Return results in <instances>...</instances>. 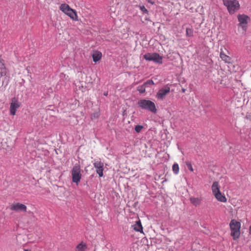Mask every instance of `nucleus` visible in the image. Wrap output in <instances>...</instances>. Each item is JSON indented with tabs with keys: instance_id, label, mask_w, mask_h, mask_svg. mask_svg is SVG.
<instances>
[{
	"instance_id": "22",
	"label": "nucleus",
	"mask_w": 251,
	"mask_h": 251,
	"mask_svg": "<svg viewBox=\"0 0 251 251\" xmlns=\"http://www.w3.org/2000/svg\"><path fill=\"white\" fill-rule=\"evenodd\" d=\"M143 126L141 125H137L135 127V130L136 132L139 133L140 132L142 129H143Z\"/></svg>"
},
{
	"instance_id": "2",
	"label": "nucleus",
	"mask_w": 251,
	"mask_h": 251,
	"mask_svg": "<svg viewBox=\"0 0 251 251\" xmlns=\"http://www.w3.org/2000/svg\"><path fill=\"white\" fill-rule=\"evenodd\" d=\"M223 2L230 15L234 14L240 8V4L237 0H223Z\"/></svg>"
},
{
	"instance_id": "3",
	"label": "nucleus",
	"mask_w": 251,
	"mask_h": 251,
	"mask_svg": "<svg viewBox=\"0 0 251 251\" xmlns=\"http://www.w3.org/2000/svg\"><path fill=\"white\" fill-rule=\"evenodd\" d=\"M59 9L65 14L69 16L72 20L75 21H78V15L76 11L71 8L70 6L66 3H63L59 6Z\"/></svg>"
},
{
	"instance_id": "23",
	"label": "nucleus",
	"mask_w": 251,
	"mask_h": 251,
	"mask_svg": "<svg viewBox=\"0 0 251 251\" xmlns=\"http://www.w3.org/2000/svg\"><path fill=\"white\" fill-rule=\"evenodd\" d=\"M186 166L188 168V169L191 171V172H193L194 171V170H193V166L191 164V163L190 162H187L186 163Z\"/></svg>"
},
{
	"instance_id": "19",
	"label": "nucleus",
	"mask_w": 251,
	"mask_h": 251,
	"mask_svg": "<svg viewBox=\"0 0 251 251\" xmlns=\"http://www.w3.org/2000/svg\"><path fill=\"white\" fill-rule=\"evenodd\" d=\"M172 170L174 173L176 175H177L179 173V166L177 163H174L172 166Z\"/></svg>"
},
{
	"instance_id": "21",
	"label": "nucleus",
	"mask_w": 251,
	"mask_h": 251,
	"mask_svg": "<svg viewBox=\"0 0 251 251\" xmlns=\"http://www.w3.org/2000/svg\"><path fill=\"white\" fill-rule=\"evenodd\" d=\"M100 116L99 111L95 112L91 115V118L92 120L97 119Z\"/></svg>"
},
{
	"instance_id": "11",
	"label": "nucleus",
	"mask_w": 251,
	"mask_h": 251,
	"mask_svg": "<svg viewBox=\"0 0 251 251\" xmlns=\"http://www.w3.org/2000/svg\"><path fill=\"white\" fill-rule=\"evenodd\" d=\"M10 209L11 211L16 212H24L27 210V207L25 205L19 202H16L11 204L10 206Z\"/></svg>"
},
{
	"instance_id": "7",
	"label": "nucleus",
	"mask_w": 251,
	"mask_h": 251,
	"mask_svg": "<svg viewBox=\"0 0 251 251\" xmlns=\"http://www.w3.org/2000/svg\"><path fill=\"white\" fill-rule=\"evenodd\" d=\"M237 18L239 22L238 27H241L243 31L246 32L248 23L250 19V17L248 15L243 14H239Z\"/></svg>"
},
{
	"instance_id": "30",
	"label": "nucleus",
	"mask_w": 251,
	"mask_h": 251,
	"mask_svg": "<svg viewBox=\"0 0 251 251\" xmlns=\"http://www.w3.org/2000/svg\"><path fill=\"white\" fill-rule=\"evenodd\" d=\"M182 91H183V92H185V90L184 89H183Z\"/></svg>"
},
{
	"instance_id": "28",
	"label": "nucleus",
	"mask_w": 251,
	"mask_h": 251,
	"mask_svg": "<svg viewBox=\"0 0 251 251\" xmlns=\"http://www.w3.org/2000/svg\"><path fill=\"white\" fill-rule=\"evenodd\" d=\"M24 251H29L27 250H25Z\"/></svg>"
},
{
	"instance_id": "14",
	"label": "nucleus",
	"mask_w": 251,
	"mask_h": 251,
	"mask_svg": "<svg viewBox=\"0 0 251 251\" xmlns=\"http://www.w3.org/2000/svg\"><path fill=\"white\" fill-rule=\"evenodd\" d=\"M154 84V82L152 80H148L145 82L143 85L139 86L137 87V91L141 94L145 92L146 87L149 86L153 85Z\"/></svg>"
},
{
	"instance_id": "9",
	"label": "nucleus",
	"mask_w": 251,
	"mask_h": 251,
	"mask_svg": "<svg viewBox=\"0 0 251 251\" xmlns=\"http://www.w3.org/2000/svg\"><path fill=\"white\" fill-rule=\"evenodd\" d=\"M227 52L229 54L228 51L225 47H222L220 49V57L226 63L230 64L232 62V58L226 54Z\"/></svg>"
},
{
	"instance_id": "4",
	"label": "nucleus",
	"mask_w": 251,
	"mask_h": 251,
	"mask_svg": "<svg viewBox=\"0 0 251 251\" xmlns=\"http://www.w3.org/2000/svg\"><path fill=\"white\" fill-rule=\"evenodd\" d=\"M230 228L231 230V236L234 240L238 239L240 235L241 224L235 220H232L230 222Z\"/></svg>"
},
{
	"instance_id": "20",
	"label": "nucleus",
	"mask_w": 251,
	"mask_h": 251,
	"mask_svg": "<svg viewBox=\"0 0 251 251\" xmlns=\"http://www.w3.org/2000/svg\"><path fill=\"white\" fill-rule=\"evenodd\" d=\"M194 31L192 28H187L186 30V35L187 37L193 36Z\"/></svg>"
},
{
	"instance_id": "26",
	"label": "nucleus",
	"mask_w": 251,
	"mask_h": 251,
	"mask_svg": "<svg viewBox=\"0 0 251 251\" xmlns=\"http://www.w3.org/2000/svg\"><path fill=\"white\" fill-rule=\"evenodd\" d=\"M250 234L251 235V226H250Z\"/></svg>"
},
{
	"instance_id": "5",
	"label": "nucleus",
	"mask_w": 251,
	"mask_h": 251,
	"mask_svg": "<svg viewBox=\"0 0 251 251\" xmlns=\"http://www.w3.org/2000/svg\"><path fill=\"white\" fill-rule=\"evenodd\" d=\"M138 104L143 109L149 110L154 113L156 112L157 109L154 102L145 99H142L138 101Z\"/></svg>"
},
{
	"instance_id": "1",
	"label": "nucleus",
	"mask_w": 251,
	"mask_h": 251,
	"mask_svg": "<svg viewBox=\"0 0 251 251\" xmlns=\"http://www.w3.org/2000/svg\"><path fill=\"white\" fill-rule=\"evenodd\" d=\"M212 194L216 200L222 202H226L227 199L224 194H223L220 191V186L218 181L213 182L211 186Z\"/></svg>"
},
{
	"instance_id": "8",
	"label": "nucleus",
	"mask_w": 251,
	"mask_h": 251,
	"mask_svg": "<svg viewBox=\"0 0 251 251\" xmlns=\"http://www.w3.org/2000/svg\"><path fill=\"white\" fill-rule=\"evenodd\" d=\"M144 57L147 61H152L159 64L162 63V57L157 53H148L144 55Z\"/></svg>"
},
{
	"instance_id": "12",
	"label": "nucleus",
	"mask_w": 251,
	"mask_h": 251,
	"mask_svg": "<svg viewBox=\"0 0 251 251\" xmlns=\"http://www.w3.org/2000/svg\"><path fill=\"white\" fill-rule=\"evenodd\" d=\"M20 106V102L15 98L12 99L11 102L10 106V114L14 116L16 115V110Z\"/></svg>"
},
{
	"instance_id": "6",
	"label": "nucleus",
	"mask_w": 251,
	"mask_h": 251,
	"mask_svg": "<svg viewBox=\"0 0 251 251\" xmlns=\"http://www.w3.org/2000/svg\"><path fill=\"white\" fill-rule=\"evenodd\" d=\"M72 181L77 185L81 178V174L80 165L75 164L72 170Z\"/></svg>"
},
{
	"instance_id": "15",
	"label": "nucleus",
	"mask_w": 251,
	"mask_h": 251,
	"mask_svg": "<svg viewBox=\"0 0 251 251\" xmlns=\"http://www.w3.org/2000/svg\"><path fill=\"white\" fill-rule=\"evenodd\" d=\"M132 226L134 230L138 232H140L141 233H143V227L140 220H138V221H137L136 223Z\"/></svg>"
},
{
	"instance_id": "13",
	"label": "nucleus",
	"mask_w": 251,
	"mask_h": 251,
	"mask_svg": "<svg viewBox=\"0 0 251 251\" xmlns=\"http://www.w3.org/2000/svg\"><path fill=\"white\" fill-rule=\"evenodd\" d=\"M94 167L96 169V172L100 177L103 176V163L100 161H96L93 163Z\"/></svg>"
},
{
	"instance_id": "29",
	"label": "nucleus",
	"mask_w": 251,
	"mask_h": 251,
	"mask_svg": "<svg viewBox=\"0 0 251 251\" xmlns=\"http://www.w3.org/2000/svg\"><path fill=\"white\" fill-rule=\"evenodd\" d=\"M2 146L3 147V148H4V146L3 145H2Z\"/></svg>"
},
{
	"instance_id": "24",
	"label": "nucleus",
	"mask_w": 251,
	"mask_h": 251,
	"mask_svg": "<svg viewBox=\"0 0 251 251\" xmlns=\"http://www.w3.org/2000/svg\"><path fill=\"white\" fill-rule=\"evenodd\" d=\"M140 8L142 11H143L144 13H148V10L145 8V7L144 5L140 6Z\"/></svg>"
},
{
	"instance_id": "17",
	"label": "nucleus",
	"mask_w": 251,
	"mask_h": 251,
	"mask_svg": "<svg viewBox=\"0 0 251 251\" xmlns=\"http://www.w3.org/2000/svg\"><path fill=\"white\" fill-rule=\"evenodd\" d=\"M190 201L193 205L198 206L201 204V199L199 198L191 197Z\"/></svg>"
},
{
	"instance_id": "25",
	"label": "nucleus",
	"mask_w": 251,
	"mask_h": 251,
	"mask_svg": "<svg viewBox=\"0 0 251 251\" xmlns=\"http://www.w3.org/2000/svg\"><path fill=\"white\" fill-rule=\"evenodd\" d=\"M147 1L151 3V4H154V2L152 0H147Z\"/></svg>"
},
{
	"instance_id": "16",
	"label": "nucleus",
	"mask_w": 251,
	"mask_h": 251,
	"mask_svg": "<svg viewBox=\"0 0 251 251\" xmlns=\"http://www.w3.org/2000/svg\"><path fill=\"white\" fill-rule=\"evenodd\" d=\"M87 249V247L86 243L81 242L76 246L75 251H86Z\"/></svg>"
},
{
	"instance_id": "18",
	"label": "nucleus",
	"mask_w": 251,
	"mask_h": 251,
	"mask_svg": "<svg viewBox=\"0 0 251 251\" xmlns=\"http://www.w3.org/2000/svg\"><path fill=\"white\" fill-rule=\"evenodd\" d=\"M101 56L102 54L100 52H97L95 53H93L92 55L93 61L95 62H98L101 59Z\"/></svg>"
},
{
	"instance_id": "10",
	"label": "nucleus",
	"mask_w": 251,
	"mask_h": 251,
	"mask_svg": "<svg viewBox=\"0 0 251 251\" xmlns=\"http://www.w3.org/2000/svg\"><path fill=\"white\" fill-rule=\"evenodd\" d=\"M170 88L168 85H166L159 90L156 93V97L157 99L163 100L165 99V97L170 93Z\"/></svg>"
},
{
	"instance_id": "27",
	"label": "nucleus",
	"mask_w": 251,
	"mask_h": 251,
	"mask_svg": "<svg viewBox=\"0 0 251 251\" xmlns=\"http://www.w3.org/2000/svg\"><path fill=\"white\" fill-rule=\"evenodd\" d=\"M107 93H105V94H104V95H105V96H107Z\"/></svg>"
}]
</instances>
